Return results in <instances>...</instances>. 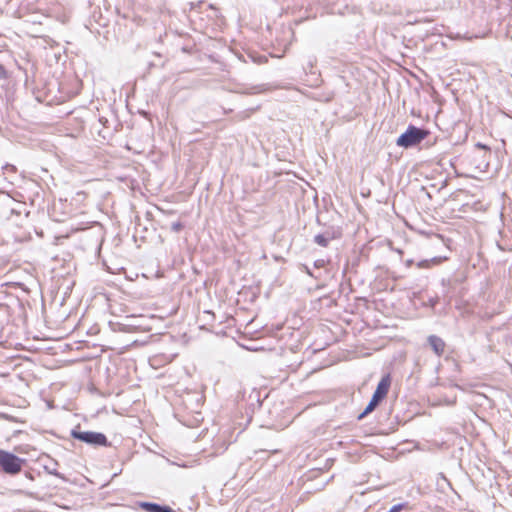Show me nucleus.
Returning a JSON list of instances; mask_svg holds the SVG:
<instances>
[{"label":"nucleus","mask_w":512,"mask_h":512,"mask_svg":"<svg viewBox=\"0 0 512 512\" xmlns=\"http://www.w3.org/2000/svg\"><path fill=\"white\" fill-rule=\"evenodd\" d=\"M428 134L429 132L425 129L409 125L406 131L398 137L396 144L399 147L410 148L419 144Z\"/></svg>","instance_id":"1"},{"label":"nucleus","mask_w":512,"mask_h":512,"mask_svg":"<svg viewBox=\"0 0 512 512\" xmlns=\"http://www.w3.org/2000/svg\"><path fill=\"white\" fill-rule=\"evenodd\" d=\"M24 460L19 458L13 453L5 450H0V469L10 475L18 474L21 469Z\"/></svg>","instance_id":"2"},{"label":"nucleus","mask_w":512,"mask_h":512,"mask_svg":"<svg viewBox=\"0 0 512 512\" xmlns=\"http://www.w3.org/2000/svg\"><path fill=\"white\" fill-rule=\"evenodd\" d=\"M71 436L74 439H77L79 441H82L86 444L92 445V446H107L108 440L107 437L100 432H93V431H79L73 429L71 431Z\"/></svg>","instance_id":"3"},{"label":"nucleus","mask_w":512,"mask_h":512,"mask_svg":"<svg viewBox=\"0 0 512 512\" xmlns=\"http://www.w3.org/2000/svg\"><path fill=\"white\" fill-rule=\"evenodd\" d=\"M390 387V379L388 376L383 377L380 382L378 383L376 390L371 398V401L376 403L377 405L379 402L385 398V396L388 393Z\"/></svg>","instance_id":"4"},{"label":"nucleus","mask_w":512,"mask_h":512,"mask_svg":"<svg viewBox=\"0 0 512 512\" xmlns=\"http://www.w3.org/2000/svg\"><path fill=\"white\" fill-rule=\"evenodd\" d=\"M428 342L432 350L435 352V354H437L438 356H441L443 354L445 343L440 337L431 335L428 338Z\"/></svg>","instance_id":"5"},{"label":"nucleus","mask_w":512,"mask_h":512,"mask_svg":"<svg viewBox=\"0 0 512 512\" xmlns=\"http://www.w3.org/2000/svg\"><path fill=\"white\" fill-rule=\"evenodd\" d=\"M140 506L147 512H175L168 506H162L151 502H142Z\"/></svg>","instance_id":"6"},{"label":"nucleus","mask_w":512,"mask_h":512,"mask_svg":"<svg viewBox=\"0 0 512 512\" xmlns=\"http://www.w3.org/2000/svg\"><path fill=\"white\" fill-rule=\"evenodd\" d=\"M332 239V236H330L328 233L326 234H318L314 237L315 243L322 247H327L329 244V241Z\"/></svg>","instance_id":"7"},{"label":"nucleus","mask_w":512,"mask_h":512,"mask_svg":"<svg viewBox=\"0 0 512 512\" xmlns=\"http://www.w3.org/2000/svg\"><path fill=\"white\" fill-rule=\"evenodd\" d=\"M377 404L370 400L365 410L359 415V419H362L365 415L372 412L376 408Z\"/></svg>","instance_id":"8"},{"label":"nucleus","mask_w":512,"mask_h":512,"mask_svg":"<svg viewBox=\"0 0 512 512\" xmlns=\"http://www.w3.org/2000/svg\"><path fill=\"white\" fill-rule=\"evenodd\" d=\"M405 507V504L400 503L393 505L388 512H400Z\"/></svg>","instance_id":"9"},{"label":"nucleus","mask_w":512,"mask_h":512,"mask_svg":"<svg viewBox=\"0 0 512 512\" xmlns=\"http://www.w3.org/2000/svg\"><path fill=\"white\" fill-rule=\"evenodd\" d=\"M182 227H183V226H182L181 222H174V223H172V225H171V229H172V231H174V232H179V231L182 229Z\"/></svg>","instance_id":"10"},{"label":"nucleus","mask_w":512,"mask_h":512,"mask_svg":"<svg viewBox=\"0 0 512 512\" xmlns=\"http://www.w3.org/2000/svg\"><path fill=\"white\" fill-rule=\"evenodd\" d=\"M324 265H325V261H324V260H322V259L316 260V261L314 262V266H315L316 268L324 267Z\"/></svg>","instance_id":"11"},{"label":"nucleus","mask_w":512,"mask_h":512,"mask_svg":"<svg viewBox=\"0 0 512 512\" xmlns=\"http://www.w3.org/2000/svg\"><path fill=\"white\" fill-rule=\"evenodd\" d=\"M5 76V70L2 65H0V79H2Z\"/></svg>","instance_id":"12"},{"label":"nucleus","mask_w":512,"mask_h":512,"mask_svg":"<svg viewBox=\"0 0 512 512\" xmlns=\"http://www.w3.org/2000/svg\"><path fill=\"white\" fill-rule=\"evenodd\" d=\"M0 418H2V419H10L9 416L4 414V413H0Z\"/></svg>","instance_id":"13"},{"label":"nucleus","mask_w":512,"mask_h":512,"mask_svg":"<svg viewBox=\"0 0 512 512\" xmlns=\"http://www.w3.org/2000/svg\"><path fill=\"white\" fill-rule=\"evenodd\" d=\"M305 271L308 275L313 276V274L311 273V271L308 267H305Z\"/></svg>","instance_id":"14"},{"label":"nucleus","mask_w":512,"mask_h":512,"mask_svg":"<svg viewBox=\"0 0 512 512\" xmlns=\"http://www.w3.org/2000/svg\"><path fill=\"white\" fill-rule=\"evenodd\" d=\"M426 263H427L426 261H424V262H420V263L418 264V266H419V267H423Z\"/></svg>","instance_id":"15"},{"label":"nucleus","mask_w":512,"mask_h":512,"mask_svg":"<svg viewBox=\"0 0 512 512\" xmlns=\"http://www.w3.org/2000/svg\"><path fill=\"white\" fill-rule=\"evenodd\" d=\"M16 213L14 208H11V214Z\"/></svg>","instance_id":"16"}]
</instances>
